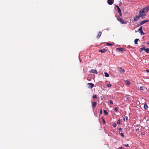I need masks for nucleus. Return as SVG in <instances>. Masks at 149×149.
<instances>
[{
	"instance_id": "393cba45",
	"label": "nucleus",
	"mask_w": 149,
	"mask_h": 149,
	"mask_svg": "<svg viewBox=\"0 0 149 149\" xmlns=\"http://www.w3.org/2000/svg\"><path fill=\"white\" fill-rule=\"evenodd\" d=\"M123 120L124 121H125V120H128V117L127 116H125L123 118Z\"/></svg>"
},
{
	"instance_id": "72a5a7b5",
	"label": "nucleus",
	"mask_w": 149,
	"mask_h": 149,
	"mask_svg": "<svg viewBox=\"0 0 149 149\" xmlns=\"http://www.w3.org/2000/svg\"><path fill=\"white\" fill-rule=\"evenodd\" d=\"M100 114H102V109L100 110Z\"/></svg>"
},
{
	"instance_id": "c9c22d12",
	"label": "nucleus",
	"mask_w": 149,
	"mask_h": 149,
	"mask_svg": "<svg viewBox=\"0 0 149 149\" xmlns=\"http://www.w3.org/2000/svg\"><path fill=\"white\" fill-rule=\"evenodd\" d=\"M146 44L147 45H149V41H148L146 43Z\"/></svg>"
},
{
	"instance_id": "4be33fe9",
	"label": "nucleus",
	"mask_w": 149,
	"mask_h": 149,
	"mask_svg": "<svg viewBox=\"0 0 149 149\" xmlns=\"http://www.w3.org/2000/svg\"><path fill=\"white\" fill-rule=\"evenodd\" d=\"M104 112L106 115H108V112L105 110H104Z\"/></svg>"
},
{
	"instance_id": "7c9ffc66",
	"label": "nucleus",
	"mask_w": 149,
	"mask_h": 149,
	"mask_svg": "<svg viewBox=\"0 0 149 149\" xmlns=\"http://www.w3.org/2000/svg\"><path fill=\"white\" fill-rule=\"evenodd\" d=\"M124 145L126 147H129V144H124Z\"/></svg>"
},
{
	"instance_id": "0eeeda50",
	"label": "nucleus",
	"mask_w": 149,
	"mask_h": 149,
	"mask_svg": "<svg viewBox=\"0 0 149 149\" xmlns=\"http://www.w3.org/2000/svg\"><path fill=\"white\" fill-rule=\"evenodd\" d=\"M92 106L93 109H95L97 105V102H91Z\"/></svg>"
},
{
	"instance_id": "7ed1b4c3",
	"label": "nucleus",
	"mask_w": 149,
	"mask_h": 149,
	"mask_svg": "<svg viewBox=\"0 0 149 149\" xmlns=\"http://www.w3.org/2000/svg\"><path fill=\"white\" fill-rule=\"evenodd\" d=\"M143 27L142 26H141L138 30L139 32L140 33L141 35H145V33L143 32L142 31Z\"/></svg>"
},
{
	"instance_id": "423d86ee",
	"label": "nucleus",
	"mask_w": 149,
	"mask_h": 149,
	"mask_svg": "<svg viewBox=\"0 0 149 149\" xmlns=\"http://www.w3.org/2000/svg\"><path fill=\"white\" fill-rule=\"evenodd\" d=\"M141 17V16H140V15H136V17H135L134 19V21H137L139 20V18Z\"/></svg>"
},
{
	"instance_id": "412c9836",
	"label": "nucleus",
	"mask_w": 149,
	"mask_h": 149,
	"mask_svg": "<svg viewBox=\"0 0 149 149\" xmlns=\"http://www.w3.org/2000/svg\"><path fill=\"white\" fill-rule=\"evenodd\" d=\"M147 53H149V48H146L145 49V51Z\"/></svg>"
},
{
	"instance_id": "f03ea898",
	"label": "nucleus",
	"mask_w": 149,
	"mask_h": 149,
	"mask_svg": "<svg viewBox=\"0 0 149 149\" xmlns=\"http://www.w3.org/2000/svg\"><path fill=\"white\" fill-rule=\"evenodd\" d=\"M117 19L118 21L120 22L122 24H126L127 23V22H124L122 19L119 17H117Z\"/></svg>"
},
{
	"instance_id": "f257e3e1",
	"label": "nucleus",
	"mask_w": 149,
	"mask_h": 149,
	"mask_svg": "<svg viewBox=\"0 0 149 149\" xmlns=\"http://www.w3.org/2000/svg\"><path fill=\"white\" fill-rule=\"evenodd\" d=\"M149 11V6L141 9L139 11V14L142 19H144L146 13Z\"/></svg>"
},
{
	"instance_id": "c756f323",
	"label": "nucleus",
	"mask_w": 149,
	"mask_h": 149,
	"mask_svg": "<svg viewBox=\"0 0 149 149\" xmlns=\"http://www.w3.org/2000/svg\"><path fill=\"white\" fill-rule=\"evenodd\" d=\"M111 86V85L110 84H107V86L108 87H110Z\"/></svg>"
},
{
	"instance_id": "bb28decb",
	"label": "nucleus",
	"mask_w": 149,
	"mask_h": 149,
	"mask_svg": "<svg viewBox=\"0 0 149 149\" xmlns=\"http://www.w3.org/2000/svg\"><path fill=\"white\" fill-rule=\"evenodd\" d=\"M109 103L111 104H113V102L112 100H110L109 101Z\"/></svg>"
},
{
	"instance_id": "6ab92c4d",
	"label": "nucleus",
	"mask_w": 149,
	"mask_h": 149,
	"mask_svg": "<svg viewBox=\"0 0 149 149\" xmlns=\"http://www.w3.org/2000/svg\"><path fill=\"white\" fill-rule=\"evenodd\" d=\"M146 88L144 86H141L140 87V89L141 90H143L145 89Z\"/></svg>"
},
{
	"instance_id": "473e14b6",
	"label": "nucleus",
	"mask_w": 149,
	"mask_h": 149,
	"mask_svg": "<svg viewBox=\"0 0 149 149\" xmlns=\"http://www.w3.org/2000/svg\"><path fill=\"white\" fill-rule=\"evenodd\" d=\"M113 127H115L116 126V123H114L113 124Z\"/></svg>"
},
{
	"instance_id": "f3484780",
	"label": "nucleus",
	"mask_w": 149,
	"mask_h": 149,
	"mask_svg": "<svg viewBox=\"0 0 149 149\" xmlns=\"http://www.w3.org/2000/svg\"><path fill=\"white\" fill-rule=\"evenodd\" d=\"M125 82L126 84L127 85H129L130 84V82L128 80H126Z\"/></svg>"
},
{
	"instance_id": "a211bd4d",
	"label": "nucleus",
	"mask_w": 149,
	"mask_h": 149,
	"mask_svg": "<svg viewBox=\"0 0 149 149\" xmlns=\"http://www.w3.org/2000/svg\"><path fill=\"white\" fill-rule=\"evenodd\" d=\"M148 107L147 104H145L144 107V109H147Z\"/></svg>"
},
{
	"instance_id": "9b49d317",
	"label": "nucleus",
	"mask_w": 149,
	"mask_h": 149,
	"mask_svg": "<svg viewBox=\"0 0 149 149\" xmlns=\"http://www.w3.org/2000/svg\"><path fill=\"white\" fill-rule=\"evenodd\" d=\"M90 72L93 73H95L97 74V72L96 70H91Z\"/></svg>"
},
{
	"instance_id": "6e6552de",
	"label": "nucleus",
	"mask_w": 149,
	"mask_h": 149,
	"mask_svg": "<svg viewBox=\"0 0 149 149\" xmlns=\"http://www.w3.org/2000/svg\"><path fill=\"white\" fill-rule=\"evenodd\" d=\"M114 0H107V3L110 5H112L114 2Z\"/></svg>"
},
{
	"instance_id": "4468645a",
	"label": "nucleus",
	"mask_w": 149,
	"mask_h": 149,
	"mask_svg": "<svg viewBox=\"0 0 149 149\" xmlns=\"http://www.w3.org/2000/svg\"><path fill=\"white\" fill-rule=\"evenodd\" d=\"M116 6L117 8V10H118V12H120L121 11L120 8L119 7V6L117 5H116Z\"/></svg>"
},
{
	"instance_id": "9d476101",
	"label": "nucleus",
	"mask_w": 149,
	"mask_h": 149,
	"mask_svg": "<svg viewBox=\"0 0 149 149\" xmlns=\"http://www.w3.org/2000/svg\"><path fill=\"white\" fill-rule=\"evenodd\" d=\"M107 51V49H102L100 50L99 51V52H100L101 53H104L106 52Z\"/></svg>"
},
{
	"instance_id": "f8f14e48",
	"label": "nucleus",
	"mask_w": 149,
	"mask_h": 149,
	"mask_svg": "<svg viewBox=\"0 0 149 149\" xmlns=\"http://www.w3.org/2000/svg\"><path fill=\"white\" fill-rule=\"evenodd\" d=\"M101 34H102V33L101 32H100V31L98 33V34L97 36V39H99L100 37V36L101 35Z\"/></svg>"
},
{
	"instance_id": "cd10ccee",
	"label": "nucleus",
	"mask_w": 149,
	"mask_h": 149,
	"mask_svg": "<svg viewBox=\"0 0 149 149\" xmlns=\"http://www.w3.org/2000/svg\"><path fill=\"white\" fill-rule=\"evenodd\" d=\"M120 134L122 137H123L124 136V134L122 133H121Z\"/></svg>"
},
{
	"instance_id": "2eb2a0df",
	"label": "nucleus",
	"mask_w": 149,
	"mask_h": 149,
	"mask_svg": "<svg viewBox=\"0 0 149 149\" xmlns=\"http://www.w3.org/2000/svg\"><path fill=\"white\" fill-rule=\"evenodd\" d=\"M149 21V20H145L142 21L141 22H142V23H143V24H144L146 23V22H148Z\"/></svg>"
},
{
	"instance_id": "58836bf2",
	"label": "nucleus",
	"mask_w": 149,
	"mask_h": 149,
	"mask_svg": "<svg viewBox=\"0 0 149 149\" xmlns=\"http://www.w3.org/2000/svg\"><path fill=\"white\" fill-rule=\"evenodd\" d=\"M118 130H119V131H120V130H121V128H119L118 129Z\"/></svg>"
},
{
	"instance_id": "2f4dec72",
	"label": "nucleus",
	"mask_w": 149,
	"mask_h": 149,
	"mask_svg": "<svg viewBox=\"0 0 149 149\" xmlns=\"http://www.w3.org/2000/svg\"><path fill=\"white\" fill-rule=\"evenodd\" d=\"M102 121H103V123H104V124L105 123V121L104 120V119H103V118H102Z\"/></svg>"
},
{
	"instance_id": "1a4fd4ad",
	"label": "nucleus",
	"mask_w": 149,
	"mask_h": 149,
	"mask_svg": "<svg viewBox=\"0 0 149 149\" xmlns=\"http://www.w3.org/2000/svg\"><path fill=\"white\" fill-rule=\"evenodd\" d=\"M119 71L120 72V73H124L125 72V70L124 69H123L121 67H119Z\"/></svg>"
},
{
	"instance_id": "f704fd0d",
	"label": "nucleus",
	"mask_w": 149,
	"mask_h": 149,
	"mask_svg": "<svg viewBox=\"0 0 149 149\" xmlns=\"http://www.w3.org/2000/svg\"><path fill=\"white\" fill-rule=\"evenodd\" d=\"M118 12L119 13L120 15V16H122V15L121 13V11H120V12Z\"/></svg>"
},
{
	"instance_id": "e433bc0d",
	"label": "nucleus",
	"mask_w": 149,
	"mask_h": 149,
	"mask_svg": "<svg viewBox=\"0 0 149 149\" xmlns=\"http://www.w3.org/2000/svg\"><path fill=\"white\" fill-rule=\"evenodd\" d=\"M143 24V23H142V22H140V24H139V25H140H140H142V24Z\"/></svg>"
},
{
	"instance_id": "aec40b11",
	"label": "nucleus",
	"mask_w": 149,
	"mask_h": 149,
	"mask_svg": "<svg viewBox=\"0 0 149 149\" xmlns=\"http://www.w3.org/2000/svg\"><path fill=\"white\" fill-rule=\"evenodd\" d=\"M106 44L107 45L111 46L113 45V44L111 43H107Z\"/></svg>"
},
{
	"instance_id": "a878e982",
	"label": "nucleus",
	"mask_w": 149,
	"mask_h": 149,
	"mask_svg": "<svg viewBox=\"0 0 149 149\" xmlns=\"http://www.w3.org/2000/svg\"><path fill=\"white\" fill-rule=\"evenodd\" d=\"M114 110L116 112H117L118 111L117 108L116 107H115L114 108Z\"/></svg>"
},
{
	"instance_id": "dca6fc26",
	"label": "nucleus",
	"mask_w": 149,
	"mask_h": 149,
	"mask_svg": "<svg viewBox=\"0 0 149 149\" xmlns=\"http://www.w3.org/2000/svg\"><path fill=\"white\" fill-rule=\"evenodd\" d=\"M139 40V39H136L134 40V43L135 44H137V42Z\"/></svg>"
},
{
	"instance_id": "4c0bfd02",
	"label": "nucleus",
	"mask_w": 149,
	"mask_h": 149,
	"mask_svg": "<svg viewBox=\"0 0 149 149\" xmlns=\"http://www.w3.org/2000/svg\"><path fill=\"white\" fill-rule=\"evenodd\" d=\"M122 149V147H119L118 148V149Z\"/></svg>"
},
{
	"instance_id": "39448f33",
	"label": "nucleus",
	"mask_w": 149,
	"mask_h": 149,
	"mask_svg": "<svg viewBox=\"0 0 149 149\" xmlns=\"http://www.w3.org/2000/svg\"><path fill=\"white\" fill-rule=\"evenodd\" d=\"M125 49L122 47L118 48H117V50L118 51L120 52H122L125 51Z\"/></svg>"
},
{
	"instance_id": "5701e85b",
	"label": "nucleus",
	"mask_w": 149,
	"mask_h": 149,
	"mask_svg": "<svg viewBox=\"0 0 149 149\" xmlns=\"http://www.w3.org/2000/svg\"><path fill=\"white\" fill-rule=\"evenodd\" d=\"M104 74H105V76L106 77H109V75L108 73H107L106 72H105Z\"/></svg>"
},
{
	"instance_id": "ddd939ff",
	"label": "nucleus",
	"mask_w": 149,
	"mask_h": 149,
	"mask_svg": "<svg viewBox=\"0 0 149 149\" xmlns=\"http://www.w3.org/2000/svg\"><path fill=\"white\" fill-rule=\"evenodd\" d=\"M145 47L144 46H143L142 48H140L139 51L140 52H142L143 50H144L145 51Z\"/></svg>"
},
{
	"instance_id": "20e7f679",
	"label": "nucleus",
	"mask_w": 149,
	"mask_h": 149,
	"mask_svg": "<svg viewBox=\"0 0 149 149\" xmlns=\"http://www.w3.org/2000/svg\"><path fill=\"white\" fill-rule=\"evenodd\" d=\"M87 85H88V88H91L94 86V85L92 83H88Z\"/></svg>"
},
{
	"instance_id": "b1692460",
	"label": "nucleus",
	"mask_w": 149,
	"mask_h": 149,
	"mask_svg": "<svg viewBox=\"0 0 149 149\" xmlns=\"http://www.w3.org/2000/svg\"><path fill=\"white\" fill-rule=\"evenodd\" d=\"M93 97L94 99H96L97 98V96L96 94H95L94 95H93Z\"/></svg>"
},
{
	"instance_id": "c85d7f7f",
	"label": "nucleus",
	"mask_w": 149,
	"mask_h": 149,
	"mask_svg": "<svg viewBox=\"0 0 149 149\" xmlns=\"http://www.w3.org/2000/svg\"><path fill=\"white\" fill-rule=\"evenodd\" d=\"M120 123V120H118L117 122V124L119 125Z\"/></svg>"
}]
</instances>
